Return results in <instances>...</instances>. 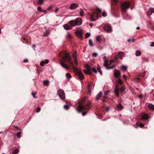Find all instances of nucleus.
Masks as SVG:
<instances>
[{"label":"nucleus","mask_w":154,"mask_h":154,"mask_svg":"<svg viewBox=\"0 0 154 154\" xmlns=\"http://www.w3.org/2000/svg\"><path fill=\"white\" fill-rule=\"evenodd\" d=\"M59 55L62 60H60V63L63 67L66 69H69V67L64 63V62H68L72 66L74 72L75 74L78 75L79 78L80 80H83L84 79V76L83 73L81 71L79 70L78 68L74 66L72 61L71 60V57L68 53L63 52L60 53Z\"/></svg>","instance_id":"obj_1"},{"label":"nucleus","mask_w":154,"mask_h":154,"mask_svg":"<svg viewBox=\"0 0 154 154\" xmlns=\"http://www.w3.org/2000/svg\"><path fill=\"white\" fill-rule=\"evenodd\" d=\"M82 23V19L80 17L76 18L75 20H72L69 21L68 23L69 24L70 26H69L67 24H65L63 25L64 29L66 30L71 29L72 27L75 26H79L81 25Z\"/></svg>","instance_id":"obj_2"},{"label":"nucleus","mask_w":154,"mask_h":154,"mask_svg":"<svg viewBox=\"0 0 154 154\" xmlns=\"http://www.w3.org/2000/svg\"><path fill=\"white\" fill-rule=\"evenodd\" d=\"M91 102L85 99L79 106L77 110L79 112H80L83 110H88L91 107Z\"/></svg>","instance_id":"obj_3"},{"label":"nucleus","mask_w":154,"mask_h":154,"mask_svg":"<svg viewBox=\"0 0 154 154\" xmlns=\"http://www.w3.org/2000/svg\"><path fill=\"white\" fill-rule=\"evenodd\" d=\"M97 12H94L92 14H89L90 15V19L92 21H95L98 17V13H100L102 12L101 9L97 8L96 10Z\"/></svg>","instance_id":"obj_4"},{"label":"nucleus","mask_w":154,"mask_h":154,"mask_svg":"<svg viewBox=\"0 0 154 154\" xmlns=\"http://www.w3.org/2000/svg\"><path fill=\"white\" fill-rule=\"evenodd\" d=\"M97 67L96 66H94L92 68L90 67L88 69L83 70V72L86 74L91 75L92 74L91 71H93L95 73L97 72Z\"/></svg>","instance_id":"obj_5"},{"label":"nucleus","mask_w":154,"mask_h":154,"mask_svg":"<svg viewBox=\"0 0 154 154\" xmlns=\"http://www.w3.org/2000/svg\"><path fill=\"white\" fill-rule=\"evenodd\" d=\"M130 5V2L126 1L121 4V8L122 11L123 12H125L129 8Z\"/></svg>","instance_id":"obj_6"},{"label":"nucleus","mask_w":154,"mask_h":154,"mask_svg":"<svg viewBox=\"0 0 154 154\" xmlns=\"http://www.w3.org/2000/svg\"><path fill=\"white\" fill-rule=\"evenodd\" d=\"M125 90L124 87L122 86L120 88H119V86L117 85H116L115 88L114 90L115 94L117 97L119 96V91L122 93H123Z\"/></svg>","instance_id":"obj_7"},{"label":"nucleus","mask_w":154,"mask_h":154,"mask_svg":"<svg viewBox=\"0 0 154 154\" xmlns=\"http://www.w3.org/2000/svg\"><path fill=\"white\" fill-rule=\"evenodd\" d=\"M57 93L60 98L62 99H64L65 98V93L61 89H59Z\"/></svg>","instance_id":"obj_8"},{"label":"nucleus","mask_w":154,"mask_h":154,"mask_svg":"<svg viewBox=\"0 0 154 154\" xmlns=\"http://www.w3.org/2000/svg\"><path fill=\"white\" fill-rule=\"evenodd\" d=\"M104 29L106 32H109L111 30V27L109 25H105L104 26Z\"/></svg>","instance_id":"obj_9"},{"label":"nucleus","mask_w":154,"mask_h":154,"mask_svg":"<svg viewBox=\"0 0 154 154\" xmlns=\"http://www.w3.org/2000/svg\"><path fill=\"white\" fill-rule=\"evenodd\" d=\"M75 33L76 34L77 36L79 38L81 39L82 38V32L81 31L77 30L75 32Z\"/></svg>","instance_id":"obj_10"},{"label":"nucleus","mask_w":154,"mask_h":154,"mask_svg":"<svg viewBox=\"0 0 154 154\" xmlns=\"http://www.w3.org/2000/svg\"><path fill=\"white\" fill-rule=\"evenodd\" d=\"M114 75L115 77L118 78L120 76L121 74L119 70H115Z\"/></svg>","instance_id":"obj_11"},{"label":"nucleus","mask_w":154,"mask_h":154,"mask_svg":"<svg viewBox=\"0 0 154 154\" xmlns=\"http://www.w3.org/2000/svg\"><path fill=\"white\" fill-rule=\"evenodd\" d=\"M91 83H89L87 87V90L88 91V94L89 95L91 94Z\"/></svg>","instance_id":"obj_12"},{"label":"nucleus","mask_w":154,"mask_h":154,"mask_svg":"<svg viewBox=\"0 0 154 154\" xmlns=\"http://www.w3.org/2000/svg\"><path fill=\"white\" fill-rule=\"evenodd\" d=\"M77 7L78 6L76 4L74 3H72L70 5V8L71 10H73L76 9Z\"/></svg>","instance_id":"obj_13"},{"label":"nucleus","mask_w":154,"mask_h":154,"mask_svg":"<svg viewBox=\"0 0 154 154\" xmlns=\"http://www.w3.org/2000/svg\"><path fill=\"white\" fill-rule=\"evenodd\" d=\"M49 62V60H44L42 61L40 63V65L41 66H44L45 64H47Z\"/></svg>","instance_id":"obj_14"},{"label":"nucleus","mask_w":154,"mask_h":154,"mask_svg":"<svg viewBox=\"0 0 154 154\" xmlns=\"http://www.w3.org/2000/svg\"><path fill=\"white\" fill-rule=\"evenodd\" d=\"M102 93L101 92H100L99 94L95 97V100H100V97H102Z\"/></svg>","instance_id":"obj_15"},{"label":"nucleus","mask_w":154,"mask_h":154,"mask_svg":"<svg viewBox=\"0 0 154 154\" xmlns=\"http://www.w3.org/2000/svg\"><path fill=\"white\" fill-rule=\"evenodd\" d=\"M116 107L118 110H122L123 108V106L122 105V104L121 103L117 105Z\"/></svg>","instance_id":"obj_16"},{"label":"nucleus","mask_w":154,"mask_h":154,"mask_svg":"<svg viewBox=\"0 0 154 154\" xmlns=\"http://www.w3.org/2000/svg\"><path fill=\"white\" fill-rule=\"evenodd\" d=\"M149 116L147 114H145L142 116V118L143 120H147L148 119Z\"/></svg>","instance_id":"obj_17"},{"label":"nucleus","mask_w":154,"mask_h":154,"mask_svg":"<svg viewBox=\"0 0 154 154\" xmlns=\"http://www.w3.org/2000/svg\"><path fill=\"white\" fill-rule=\"evenodd\" d=\"M118 56L121 59H122L123 56V53L122 52H119L118 53Z\"/></svg>","instance_id":"obj_18"},{"label":"nucleus","mask_w":154,"mask_h":154,"mask_svg":"<svg viewBox=\"0 0 154 154\" xmlns=\"http://www.w3.org/2000/svg\"><path fill=\"white\" fill-rule=\"evenodd\" d=\"M148 107L149 109H152L154 110V105L152 104H149L148 105Z\"/></svg>","instance_id":"obj_19"},{"label":"nucleus","mask_w":154,"mask_h":154,"mask_svg":"<svg viewBox=\"0 0 154 154\" xmlns=\"http://www.w3.org/2000/svg\"><path fill=\"white\" fill-rule=\"evenodd\" d=\"M141 54V52L137 50L135 52V55L137 56H138L140 55Z\"/></svg>","instance_id":"obj_20"},{"label":"nucleus","mask_w":154,"mask_h":154,"mask_svg":"<svg viewBox=\"0 0 154 154\" xmlns=\"http://www.w3.org/2000/svg\"><path fill=\"white\" fill-rule=\"evenodd\" d=\"M136 125L138 126L140 128H143L144 126V125L141 123L137 122L136 124Z\"/></svg>","instance_id":"obj_21"},{"label":"nucleus","mask_w":154,"mask_h":154,"mask_svg":"<svg viewBox=\"0 0 154 154\" xmlns=\"http://www.w3.org/2000/svg\"><path fill=\"white\" fill-rule=\"evenodd\" d=\"M97 70L100 73V74L101 75H102V71L100 69V66L99 65H98L97 66Z\"/></svg>","instance_id":"obj_22"},{"label":"nucleus","mask_w":154,"mask_h":154,"mask_svg":"<svg viewBox=\"0 0 154 154\" xmlns=\"http://www.w3.org/2000/svg\"><path fill=\"white\" fill-rule=\"evenodd\" d=\"M80 16L82 17L84 16V11L83 9H81L80 11Z\"/></svg>","instance_id":"obj_23"},{"label":"nucleus","mask_w":154,"mask_h":154,"mask_svg":"<svg viewBox=\"0 0 154 154\" xmlns=\"http://www.w3.org/2000/svg\"><path fill=\"white\" fill-rule=\"evenodd\" d=\"M43 83L44 85L45 86H48L49 84V81L46 80L43 81Z\"/></svg>","instance_id":"obj_24"},{"label":"nucleus","mask_w":154,"mask_h":154,"mask_svg":"<svg viewBox=\"0 0 154 154\" xmlns=\"http://www.w3.org/2000/svg\"><path fill=\"white\" fill-rule=\"evenodd\" d=\"M118 81L116 82V83L117 84H119L120 85H121L122 84V80L120 79V78H118Z\"/></svg>","instance_id":"obj_25"},{"label":"nucleus","mask_w":154,"mask_h":154,"mask_svg":"<svg viewBox=\"0 0 154 154\" xmlns=\"http://www.w3.org/2000/svg\"><path fill=\"white\" fill-rule=\"evenodd\" d=\"M154 12V8H152L150 9L149 11H148V13L149 14V13H151L150 15H151L152 14V13Z\"/></svg>","instance_id":"obj_26"},{"label":"nucleus","mask_w":154,"mask_h":154,"mask_svg":"<svg viewBox=\"0 0 154 154\" xmlns=\"http://www.w3.org/2000/svg\"><path fill=\"white\" fill-rule=\"evenodd\" d=\"M127 69V68L126 66H122L121 68V69L124 71H126Z\"/></svg>","instance_id":"obj_27"},{"label":"nucleus","mask_w":154,"mask_h":154,"mask_svg":"<svg viewBox=\"0 0 154 154\" xmlns=\"http://www.w3.org/2000/svg\"><path fill=\"white\" fill-rule=\"evenodd\" d=\"M50 33V31L49 30H47L45 32L44 35V36H47Z\"/></svg>","instance_id":"obj_28"},{"label":"nucleus","mask_w":154,"mask_h":154,"mask_svg":"<svg viewBox=\"0 0 154 154\" xmlns=\"http://www.w3.org/2000/svg\"><path fill=\"white\" fill-rule=\"evenodd\" d=\"M66 75L67 78L68 79H69L72 77L70 74L69 73H66Z\"/></svg>","instance_id":"obj_29"},{"label":"nucleus","mask_w":154,"mask_h":154,"mask_svg":"<svg viewBox=\"0 0 154 154\" xmlns=\"http://www.w3.org/2000/svg\"><path fill=\"white\" fill-rule=\"evenodd\" d=\"M89 44L91 47H92L93 46V44L92 41L91 40L89 39Z\"/></svg>","instance_id":"obj_30"},{"label":"nucleus","mask_w":154,"mask_h":154,"mask_svg":"<svg viewBox=\"0 0 154 154\" xmlns=\"http://www.w3.org/2000/svg\"><path fill=\"white\" fill-rule=\"evenodd\" d=\"M96 40L97 42H100L101 41V38L100 36H98L96 38Z\"/></svg>","instance_id":"obj_31"},{"label":"nucleus","mask_w":154,"mask_h":154,"mask_svg":"<svg viewBox=\"0 0 154 154\" xmlns=\"http://www.w3.org/2000/svg\"><path fill=\"white\" fill-rule=\"evenodd\" d=\"M76 54H77V52L76 51H75L72 54V56L74 58V59H75V58L76 59H77L76 58Z\"/></svg>","instance_id":"obj_32"},{"label":"nucleus","mask_w":154,"mask_h":154,"mask_svg":"<svg viewBox=\"0 0 154 154\" xmlns=\"http://www.w3.org/2000/svg\"><path fill=\"white\" fill-rule=\"evenodd\" d=\"M21 131H19L17 133L16 135L17 136V137L18 138H20L21 137Z\"/></svg>","instance_id":"obj_33"},{"label":"nucleus","mask_w":154,"mask_h":154,"mask_svg":"<svg viewBox=\"0 0 154 154\" xmlns=\"http://www.w3.org/2000/svg\"><path fill=\"white\" fill-rule=\"evenodd\" d=\"M19 152V151L17 149H15L13 152V154H16Z\"/></svg>","instance_id":"obj_34"},{"label":"nucleus","mask_w":154,"mask_h":154,"mask_svg":"<svg viewBox=\"0 0 154 154\" xmlns=\"http://www.w3.org/2000/svg\"><path fill=\"white\" fill-rule=\"evenodd\" d=\"M104 66L105 67L107 68L108 66V65L107 64V61L105 60L104 62Z\"/></svg>","instance_id":"obj_35"},{"label":"nucleus","mask_w":154,"mask_h":154,"mask_svg":"<svg viewBox=\"0 0 154 154\" xmlns=\"http://www.w3.org/2000/svg\"><path fill=\"white\" fill-rule=\"evenodd\" d=\"M90 35V34L89 33H87L85 34V38H87Z\"/></svg>","instance_id":"obj_36"},{"label":"nucleus","mask_w":154,"mask_h":154,"mask_svg":"<svg viewBox=\"0 0 154 154\" xmlns=\"http://www.w3.org/2000/svg\"><path fill=\"white\" fill-rule=\"evenodd\" d=\"M115 66L114 65H112L109 66H108L107 68V69H113Z\"/></svg>","instance_id":"obj_37"},{"label":"nucleus","mask_w":154,"mask_h":154,"mask_svg":"<svg viewBox=\"0 0 154 154\" xmlns=\"http://www.w3.org/2000/svg\"><path fill=\"white\" fill-rule=\"evenodd\" d=\"M142 60L145 62H148V59L145 57H143L142 58Z\"/></svg>","instance_id":"obj_38"},{"label":"nucleus","mask_w":154,"mask_h":154,"mask_svg":"<svg viewBox=\"0 0 154 154\" xmlns=\"http://www.w3.org/2000/svg\"><path fill=\"white\" fill-rule=\"evenodd\" d=\"M66 38L69 39H70L72 38V36L70 33H69L66 36Z\"/></svg>","instance_id":"obj_39"},{"label":"nucleus","mask_w":154,"mask_h":154,"mask_svg":"<svg viewBox=\"0 0 154 154\" xmlns=\"http://www.w3.org/2000/svg\"><path fill=\"white\" fill-rule=\"evenodd\" d=\"M44 0H38V4H42Z\"/></svg>","instance_id":"obj_40"},{"label":"nucleus","mask_w":154,"mask_h":154,"mask_svg":"<svg viewBox=\"0 0 154 154\" xmlns=\"http://www.w3.org/2000/svg\"><path fill=\"white\" fill-rule=\"evenodd\" d=\"M134 39H128V42L129 43H130L131 42H134Z\"/></svg>","instance_id":"obj_41"},{"label":"nucleus","mask_w":154,"mask_h":154,"mask_svg":"<svg viewBox=\"0 0 154 154\" xmlns=\"http://www.w3.org/2000/svg\"><path fill=\"white\" fill-rule=\"evenodd\" d=\"M102 15L103 17H106V14L105 11L103 12L102 13Z\"/></svg>","instance_id":"obj_42"},{"label":"nucleus","mask_w":154,"mask_h":154,"mask_svg":"<svg viewBox=\"0 0 154 154\" xmlns=\"http://www.w3.org/2000/svg\"><path fill=\"white\" fill-rule=\"evenodd\" d=\"M87 113V111H83L82 112V115L83 116H85L86 114Z\"/></svg>","instance_id":"obj_43"},{"label":"nucleus","mask_w":154,"mask_h":154,"mask_svg":"<svg viewBox=\"0 0 154 154\" xmlns=\"http://www.w3.org/2000/svg\"><path fill=\"white\" fill-rule=\"evenodd\" d=\"M84 66L87 68V69H88L89 68H90V67L88 64H85L84 65Z\"/></svg>","instance_id":"obj_44"},{"label":"nucleus","mask_w":154,"mask_h":154,"mask_svg":"<svg viewBox=\"0 0 154 154\" xmlns=\"http://www.w3.org/2000/svg\"><path fill=\"white\" fill-rule=\"evenodd\" d=\"M37 10H38V11H40V12L42 11V8L40 7H38Z\"/></svg>","instance_id":"obj_45"},{"label":"nucleus","mask_w":154,"mask_h":154,"mask_svg":"<svg viewBox=\"0 0 154 154\" xmlns=\"http://www.w3.org/2000/svg\"><path fill=\"white\" fill-rule=\"evenodd\" d=\"M112 2H113L114 4H116L119 2V0H111Z\"/></svg>","instance_id":"obj_46"},{"label":"nucleus","mask_w":154,"mask_h":154,"mask_svg":"<svg viewBox=\"0 0 154 154\" xmlns=\"http://www.w3.org/2000/svg\"><path fill=\"white\" fill-rule=\"evenodd\" d=\"M32 95L33 97L34 98H35L36 97H35V95H36V93L35 92H34L33 91L32 92Z\"/></svg>","instance_id":"obj_47"},{"label":"nucleus","mask_w":154,"mask_h":154,"mask_svg":"<svg viewBox=\"0 0 154 154\" xmlns=\"http://www.w3.org/2000/svg\"><path fill=\"white\" fill-rule=\"evenodd\" d=\"M92 55L93 57H96L97 56V53H94Z\"/></svg>","instance_id":"obj_48"},{"label":"nucleus","mask_w":154,"mask_h":154,"mask_svg":"<svg viewBox=\"0 0 154 154\" xmlns=\"http://www.w3.org/2000/svg\"><path fill=\"white\" fill-rule=\"evenodd\" d=\"M64 108L66 110H67L69 109V106L67 105H65L64 106Z\"/></svg>","instance_id":"obj_49"},{"label":"nucleus","mask_w":154,"mask_h":154,"mask_svg":"<svg viewBox=\"0 0 154 154\" xmlns=\"http://www.w3.org/2000/svg\"><path fill=\"white\" fill-rule=\"evenodd\" d=\"M23 40L25 41L26 42L28 43L29 42V41L27 40L26 37L23 38Z\"/></svg>","instance_id":"obj_50"},{"label":"nucleus","mask_w":154,"mask_h":154,"mask_svg":"<svg viewBox=\"0 0 154 154\" xmlns=\"http://www.w3.org/2000/svg\"><path fill=\"white\" fill-rule=\"evenodd\" d=\"M41 110V108L39 107H38L37 109L36 110V111L37 112H39Z\"/></svg>","instance_id":"obj_51"},{"label":"nucleus","mask_w":154,"mask_h":154,"mask_svg":"<svg viewBox=\"0 0 154 154\" xmlns=\"http://www.w3.org/2000/svg\"><path fill=\"white\" fill-rule=\"evenodd\" d=\"M145 73H142L140 75V76L142 77H144L145 76Z\"/></svg>","instance_id":"obj_52"},{"label":"nucleus","mask_w":154,"mask_h":154,"mask_svg":"<svg viewBox=\"0 0 154 154\" xmlns=\"http://www.w3.org/2000/svg\"><path fill=\"white\" fill-rule=\"evenodd\" d=\"M75 60V64L76 65H77V59H76L75 58V59H74Z\"/></svg>","instance_id":"obj_53"},{"label":"nucleus","mask_w":154,"mask_h":154,"mask_svg":"<svg viewBox=\"0 0 154 154\" xmlns=\"http://www.w3.org/2000/svg\"><path fill=\"white\" fill-rule=\"evenodd\" d=\"M23 62L24 63H26L28 62V60L27 59H25L24 60H23Z\"/></svg>","instance_id":"obj_54"},{"label":"nucleus","mask_w":154,"mask_h":154,"mask_svg":"<svg viewBox=\"0 0 154 154\" xmlns=\"http://www.w3.org/2000/svg\"><path fill=\"white\" fill-rule=\"evenodd\" d=\"M138 96L140 98H141L143 97V96L142 94H140Z\"/></svg>","instance_id":"obj_55"},{"label":"nucleus","mask_w":154,"mask_h":154,"mask_svg":"<svg viewBox=\"0 0 154 154\" xmlns=\"http://www.w3.org/2000/svg\"><path fill=\"white\" fill-rule=\"evenodd\" d=\"M151 46L152 47L154 46V42H152L151 45Z\"/></svg>","instance_id":"obj_56"},{"label":"nucleus","mask_w":154,"mask_h":154,"mask_svg":"<svg viewBox=\"0 0 154 154\" xmlns=\"http://www.w3.org/2000/svg\"><path fill=\"white\" fill-rule=\"evenodd\" d=\"M58 11V9L57 8L55 11V13H57Z\"/></svg>","instance_id":"obj_57"},{"label":"nucleus","mask_w":154,"mask_h":154,"mask_svg":"<svg viewBox=\"0 0 154 154\" xmlns=\"http://www.w3.org/2000/svg\"><path fill=\"white\" fill-rule=\"evenodd\" d=\"M123 76L124 78L125 79H126V76L125 75H123Z\"/></svg>","instance_id":"obj_58"},{"label":"nucleus","mask_w":154,"mask_h":154,"mask_svg":"<svg viewBox=\"0 0 154 154\" xmlns=\"http://www.w3.org/2000/svg\"><path fill=\"white\" fill-rule=\"evenodd\" d=\"M42 12H45V14L46 13V10H45L43 11H42Z\"/></svg>","instance_id":"obj_59"},{"label":"nucleus","mask_w":154,"mask_h":154,"mask_svg":"<svg viewBox=\"0 0 154 154\" xmlns=\"http://www.w3.org/2000/svg\"><path fill=\"white\" fill-rule=\"evenodd\" d=\"M15 128H16V129H17V130H19L20 129L18 128V127L17 126H15Z\"/></svg>","instance_id":"obj_60"},{"label":"nucleus","mask_w":154,"mask_h":154,"mask_svg":"<svg viewBox=\"0 0 154 154\" xmlns=\"http://www.w3.org/2000/svg\"><path fill=\"white\" fill-rule=\"evenodd\" d=\"M107 98V97H106V96H104V97H103V98H104V99H106V98Z\"/></svg>","instance_id":"obj_61"},{"label":"nucleus","mask_w":154,"mask_h":154,"mask_svg":"<svg viewBox=\"0 0 154 154\" xmlns=\"http://www.w3.org/2000/svg\"><path fill=\"white\" fill-rule=\"evenodd\" d=\"M102 101H103V102H105V101H106L105 99H103V100H102Z\"/></svg>","instance_id":"obj_62"},{"label":"nucleus","mask_w":154,"mask_h":154,"mask_svg":"<svg viewBox=\"0 0 154 154\" xmlns=\"http://www.w3.org/2000/svg\"><path fill=\"white\" fill-rule=\"evenodd\" d=\"M35 45H32V47L33 48H35Z\"/></svg>","instance_id":"obj_63"},{"label":"nucleus","mask_w":154,"mask_h":154,"mask_svg":"<svg viewBox=\"0 0 154 154\" xmlns=\"http://www.w3.org/2000/svg\"><path fill=\"white\" fill-rule=\"evenodd\" d=\"M51 8H52V7H49V8H48V10H49V9H51Z\"/></svg>","instance_id":"obj_64"}]
</instances>
